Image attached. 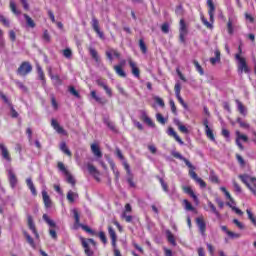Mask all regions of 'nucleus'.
I'll use <instances>...</instances> for the list:
<instances>
[{
  "label": "nucleus",
  "mask_w": 256,
  "mask_h": 256,
  "mask_svg": "<svg viewBox=\"0 0 256 256\" xmlns=\"http://www.w3.org/2000/svg\"><path fill=\"white\" fill-rule=\"evenodd\" d=\"M128 63L132 69V75H134V77L139 79V77H141V72H140L139 68L137 67V64H135V62H133V60H129Z\"/></svg>",
  "instance_id": "nucleus-21"
},
{
  "label": "nucleus",
  "mask_w": 256,
  "mask_h": 256,
  "mask_svg": "<svg viewBox=\"0 0 256 256\" xmlns=\"http://www.w3.org/2000/svg\"><path fill=\"white\" fill-rule=\"evenodd\" d=\"M87 169H88V173H90V175H99V171L92 164H88Z\"/></svg>",
  "instance_id": "nucleus-46"
},
{
  "label": "nucleus",
  "mask_w": 256,
  "mask_h": 256,
  "mask_svg": "<svg viewBox=\"0 0 256 256\" xmlns=\"http://www.w3.org/2000/svg\"><path fill=\"white\" fill-rule=\"evenodd\" d=\"M91 97L96 103H99L100 105H107V99L99 97L95 90L91 91Z\"/></svg>",
  "instance_id": "nucleus-22"
},
{
  "label": "nucleus",
  "mask_w": 256,
  "mask_h": 256,
  "mask_svg": "<svg viewBox=\"0 0 256 256\" xmlns=\"http://www.w3.org/2000/svg\"><path fill=\"white\" fill-rule=\"evenodd\" d=\"M236 123L239 124V126L241 127V129H250L251 128V125L245 121H243V118L241 117H238L236 119Z\"/></svg>",
  "instance_id": "nucleus-35"
},
{
  "label": "nucleus",
  "mask_w": 256,
  "mask_h": 256,
  "mask_svg": "<svg viewBox=\"0 0 256 256\" xmlns=\"http://www.w3.org/2000/svg\"><path fill=\"white\" fill-rule=\"evenodd\" d=\"M36 69L38 73V79L42 81V85L45 87L47 81L45 80V73L43 72V68L40 65H37Z\"/></svg>",
  "instance_id": "nucleus-27"
},
{
  "label": "nucleus",
  "mask_w": 256,
  "mask_h": 256,
  "mask_svg": "<svg viewBox=\"0 0 256 256\" xmlns=\"http://www.w3.org/2000/svg\"><path fill=\"white\" fill-rule=\"evenodd\" d=\"M24 19L26 20L28 27H31L32 29H34L35 21H33V19L27 14H24Z\"/></svg>",
  "instance_id": "nucleus-42"
},
{
  "label": "nucleus",
  "mask_w": 256,
  "mask_h": 256,
  "mask_svg": "<svg viewBox=\"0 0 256 256\" xmlns=\"http://www.w3.org/2000/svg\"><path fill=\"white\" fill-rule=\"evenodd\" d=\"M162 33H169V23H164L161 26Z\"/></svg>",
  "instance_id": "nucleus-64"
},
{
  "label": "nucleus",
  "mask_w": 256,
  "mask_h": 256,
  "mask_svg": "<svg viewBox=\"0 0 256 256\" xmlns=\"http://www.w3.org/2000/svg\"><path fill=\"white\" fill-rule=\"evenodd\" d=\"M96 84L98 85V87H102V89H104L108 97H113V90L109 87V85H107V82H105L103 79H97Z\"/></svg>",
  "instance_id": "nucleus-12"
},
{
  "label": "nucleus",
  "mask_w": 256,
  "mask_h": 256,
  "mask_svg": "<svg viewBox=\"0 0 256 256\" xmlns=\"http://www.w3.org/2000/svg\"><path fill=\"white\" fill-rule=\"evenodd\" d=\"M67 183H70V185L75 186V178L71 175V173L68 172V174H65Z\"/></svg>",
  "instance_id": "nucleus-58"
},
{
  "label": "nucleus",
  "mask_w": 256,
  "mask_h": 256,
  "mask_svg": "<svg viewBox=\"0 0 256 256\" xmlns=\"http://www.w3.org/2000/svg\"><path fill=\"white\" fill-rule=\"evenodd\" d=\"M66 199H68L69 203H75V199H79V194L70 190L67 193Z\"/></svg>",
  "instance_id": "nucleus-31"
},
{
  "label": "nucleus",
  "mask_w": 256,
  "mask_h": 256,
  "mask_svg": "<svg viewBox=\"0 0 256 256\" xmlns=\"http://www.w3.org/2000/svg\"><path fill=\"white\" fill-rule=\"evenodd\" d=\"M81 228L83 229V231H86V233H89V235H96V233L94 232L93 229H91L89 226L87 225H81Z\"/></svg>",
  "instance_id": "nucleus-60"
},
{
  "label": "nucleus",
  "mask_w": 256,
  "mask_h": 256,
  "mask_svg": "<svg viewBox=\"0 0 256 256\" xmlns=\"http://www.w3.org/2000/svg\"><path fill=\"white\" fill-rule=\"evenodd\" d=\"M174 124L178 126L179 131L185 135H189V129L181 123L179 119H174Z\"/></svg>",
  "instance_id": "nucleus-26"
},
{
  "label": "nucleus",
  "mask_w": 256,
  "mask_h": 256,
  "mask_svg": "<svg viewBox=\"0 0 256 256\" xmlns=\"http://www.w3.org/2000/svg\"><path fill=\"white\" fill-rule=\"evenodd\" d=\"M68 91L71 95H73L74 97H76L77 99H79L81 97V95L79 94V92L73 87V86H70L68 88Z\"/></svg>",
  "instance_id": "nucleus-53"
},
{
  "label": "nucleus",
  "mask_w": 256,
  "mask_h": 256,
  "mask_svg": "<svg viewBox=\"0 0 256 256\" xmlns=\"http://www.w3.org/2000/svg\"><path fill=\"white\" fill-rule=\"evenodd\" d=\"M0 23H3L4 27L11 26V22L9 21V19L5 18V16H3V15H0Z\"/></svg>",
  "instance_id": "nucleus-57"
},
{
  "label": "nucleus",
  "mask_w": 256,
  "mask_h": 256,
  "mask_svg": "<svg viewBox=\"0 0 256 256\" xmlns=\"http://www.w3.org/2000/svg\"><path fill=\"white\" fill-rule=\"evenodd\" d=\"M122 219H125L126 223H133V216L127 215V212L121 214Z\"/></svg>",
  "instance_id": "nucleus-55"
},
{
  "label": "nucleus",
  "mask_w": 256,
  "mask_h": 256,
  "mask_svg": "<svg viewBox=\"0 0 256 256\" xmlns=\"http://www.w3.org/2000/svg\"><path fill=\"white\" fill-rule=\"evenodd\" d=\"M237 109L240 115L243 117H247V108L243 105V103L239 100H236Z\"/></svg>",
  "instance_id": "nucleus-30"
},
{
  "label": "nucleus",
  "mask_w": 256,
  "mask_h": 256,
  "mask_svg": "<svg viewBox=\"0 0 256 256\" xmlns=\"http://www.w3.org/2000/svg\"><path fill=\"white\" fill-rule=\"evenodd\" d=\"M9 107H10V115L12 119H17V117H19V113L15 111V107H13V104Z\"/></svg>",
  "instance_id": "nucleus-59"
},
{
  "label": "nucleus",
  "mask_w": 256,
  "mask_h": 256,
  "mask_svg": "<svg viewBox=\"0 0 256 256\" xmlns=\"http://www.w3.org/2000/svg\"><path fill=\"white\" fill-rule=\"evenodd\" d=\"M175 95L179 103L184 107V109H188L189 106H187V103H185V100H183V97H181V83H176L174 87Z\"/></svg>",
  "instance_id": "nucleus-11"
},
{
  "label": "nucleus",
  "mask_w": 256,
  "mask_h": 256,
  "mask_svg": "<svg viewBox=\"0 0 256 256\" xmlns=\"http://www.w3.org/2000/svg\"><path fill=\"white\" fill-rule=\"evenodd\" d=\"M233 23H235V18L229 17L228 18V23H227V29H228L229 35H233V32H234Z\"/></svg>",
  "instance_id": "nucleus-36"
},
{
  "label": "nucleus",
  "mask_w": 256,
  "mask_h": 256,
  "mask_svg": "<svg viewBox=\"0 0 256 256\" xmlns=\"http://www.w3.org/2000/svg\"><path fill=\"white\" fill-rule=\"evenodd\" d=\"M214 55L215 57L210 58L211 65H217V63H221V52L219 51V49H216L214 51Z\"/></svg>",
  "instance_id": "nucleus-24"
},
{
  "label": "nucleus",
  "mask_w": 256,
  "mask_h": 256,
  "mask_svg": "<svg viewBox=\"0 0 256 256\" xmlns=\"http://www.w3.org/2000/svg\"><path fill=\"white\" fill-rule=\"evenodd\" d=\"M179 33L187 34V25L185 24V20H180V30Z\"/></svg>",
  "instance_id": "nucleus-52"
},
{
  "label": "nucleus",
  "mask_w": 256,
  "mask_h": 256,
  "mask_svg": "<svg viewBox=\"0 0 256 256\" xmlns=\"http://www.w3.org/2000/svg\"><path fill=\"white\" fill-rule=\"evenodd\" d=\"M240 181L246 185V187L251 191V193L256 197V178H253L247 174H240Z\"/></svg>",
  "instance_id": "nucleus-4"
},
{
  "label": "nucleus",
  "mask_w": 256,
  "mask_h": 256,
  "mask_svg": "<svg viewBox=\"0 0 256 256\" xmlns=\"http://www.w3.org/2000/svg\"><path fill=\"white\" fill-rule=\"evenodd\" d=\"M63 55L64 57H66V59H71V57L73 56V52L71 51V49L66 48L63 51Z\"/></svg>",
  "instance_id": "nucleus-62"
},
{
  "label": "nucleus",
  "mask_w": 256,
  "mask_h": 256,
  "mask_svg": "<svg viewBox=\"0 0 256 256\" xmlns=\"http://www.w3.org/2000/svg\"><path fill=\"white\" fill-rule=\"evenodd\" d=\"M168 135L174 137V139L177 141V143H179V145H184L183 140L181 139V137H179V135L177 134V132H175L173 128L170 127L168 129Z\"/></svg>",
  "instance_id": "nucleus-28"
},
{
  "label": "nucleus",
  "mask_w": 256,
  "mask_h": 256,
  "mask_svg": "<svg viewBox=\"0 0 256 256\" xmlns=\"http://www.w3.org/2000/svg\"><path fill=\"white\" fill-rule=\"evenodd\" d=\"M203 126L205 128L206 137H208L210 141H215V134H213V130L209 127V119H203Z\"/></svg>",
  "instance_id": "nucleus-14"
},
{
  "label": "nucleus",
  "mask_w": 256,
  "mask_h": 256,
  "mask_svg": "<svg viewBox=\"0 0 256 256\" xmlns=\"http://www.w3.org/2000/svg\"><path fill=\"white\" fill-rule=\"evenodd\" d=\"M241 141H244V143H247L249 141V137L245 134H241L239 130L236 131V145L239 147L240 151L245 150V146L241 143Z\"/></svg>",
  "instance_id": "nucleus-9"
},
{
  "label": "nucleus",
  "mask_w": 256,
  "mask_h": 256,
  "mask_svg": "<svg viewBox=\"0 0 256 256\" xmlns=\"http://www.w3.org/2000/svg\"><path fill=\"white\" fill-rule=\"evenodd\" d=\"M33 71V66L31 65V62H22L21 65L17 69V75H20V77H25L26 75H29Z\"/></svg>",
  "instance_id": "nucleus-6"
},
{
  "label": "nucleus",
  "mask_w": 256,
  "mask_h": 256,
  "mask_svg": "<svg viewBox=\"0 0 256 256\" xmlns=\"http://www.w3.org/2000/svg\"><path fill=\"white\" fill-rule=\"evenodd\" d=\"M103 123L108 127L110 131H115V123L111 122L109 117H104L103 118Z\"/></svg>",
  "instance_id": "nucleus-34"
},
{
  "label": "nucleus",
  "mask_w": 256,
  "mask_h": 256,
  "mask_svg": "<svg viewBox=\"0 0 256 256\" xmlns=\"http://www.w3.org/2000/svg\"><path fill=\"white\" fill-rule=\"evenodd\" d=\"M48 75L53 83L54 87H61L63 85V80H61V77L59 75H54L53 72H51V69L48 71Z\"/></svg>",
  "instance_id": "nucleus-15"
},
{
  "label": "nucleus",
  "mask_w": 256,
  "mask_h": 256,
  "mask_svg": "<svg viewBox=\"0 0 256 256\" xmlns=\"http://www.w3.org/2000/svg\"><path fill=\"white\" fill-rule=\"evenodd\" d=\"M113 55L116 57V59H119L121 57V54L115 50V49H110L106 51V57L110 61V63H113Z\"/></svg>",
  "instance_id": "nucleus-20"
},
{
  "label": "nucleus",
  "mask_w": 256,
  "mask_h": 256,
  "mask_svg": "<svg viewBox=\"0 0 256 256\" xmlns=\"http://www.w3.org/2000/svg\"><path fill=\"white\" fill-rule=\"evenodd\" d=\"M114 70L116 71V75H119V77H127V73H125V70H123L121 65L114 66Z\"/></svg>",
  "instance_id": "nucleus-33"
},
{
  "label": "nucleus",
  "mask_w": 256,
  "mask_h": 256,
  "mask_svg": "<svg viewBox=\"0 0 256 256\" xmlns=\"http://www.w3.org/2000/svg\"><path fill=\"white\" fill-rule=\"evenodd\" d=\"M140 51H142L143 55H147V45L145 44V40H139Z\"/></svg>",
  "instance_id": "nucleus-45"
},
{
  "label": "nucleus",
  "mask_w": 256,
  "mask_h": 256,
  "mask_svg": "<svg viewBox=\"0 0 256 256\" xmlns=\"http://www.w3.org/2000/svg\"><path fill=\"white\" fill-rule=\"evenodd\" d=\"M115 154H116V157H118V159L122 161V165L126 170L127 175H131V166H129V163H127V160H125V156H123V152L121 151V149H119V147H116Z\"/></svg>",
  "instance_id": "nucleus-8"
},
{
  "label": "nucleus",
  "mask_w": 256,
  "mask_h": 256,
  "mask_svg": "<svg viewBox=\"0 0 256 256\" xmlns=\"http://www.w3.org/2000/svg\"><path fill=\"white\" fill-rule=\"evenodd\" d=\"M220 191H222V193H224L226 199H229V201H231L232 204H235V200H233V197H231V193H229V191H227V188L222 186V187H220Z\"/></svg>",
  "instance_id": "nucleus-38"
},
{
  "label": "nucleus",
  "mask_w": 256,
  "mask_h": 256,
  "mask_svg": "<svg viewBox=\"0 0 256 256\" xmlns=\"http://www.w3.org/2000/svg\"><path fill=\"white\" fill-rule=\"evenodd\" d=\"M3 30L0 29V52L5 50V38L3 37Z\"/></svg>",
  "instance_id": "nucleus-47"
},
{
  "label": "nucleus",
  "mask_w": 256,
  "mask_h": 256,
  "mask_svg": "<svg viewBox=\"0 0 256 256\" xmlns=\"http://www.w3.org/2000/svg\"><path fill=\"white\" fill-rule=\"evenodd\" d=\"M89 54L91 55L92 59H94L96 63H99L101 61V58L99 57V53L97 52V50H95V48H89Z\"/></svg>",
  "instance_id": "nucleus-32"
},
{
  "label": "nucleus",
  "mask_w": 256,
  "mask_h": 256,
  "mask_svg": "<svg viewBox=\"0 0 256 256\" xmlns=\"http://www.w3.org/2000/svg\"><path fill=\"white\" fill-rule=\"evenodd\" d=\"M58 169L59 171H61L62 173H64V175H67L69 173V171L67 170V168L65 167V164H63L62 162L58 163Z\"/></svg>",
  "instance_id": "nucleus-61"
},
{
  "label": "nucleus",
  "mask_w": 256,
  "mask_h": 256,
  "mask_svg": "<svg viewBox=\"0 0 256 256\" xmlns=\"http://www.w3.org/2000/svg\"><path fill=\"white\" fill-rule=\"evenodd\" d=\"M236 59L238 61V73L240 75L244 73H251V69H249V66H247V60L245 58L241 57L240 54H236Z\"/></svg>",
  "instance_id": "nucleus-5"
},
{
  "label": "nucleus",
  "mask_w": 256,
  "mask_h": 256,
  "mask_svg": "<svg viewBox=\"0 0 256 256\" xmlns=\"http://www.w3.org/2000/svg\"><path fill=\"white\" fill-rule=\"evenodd\" d=\"M72 214L75 219V224L80 225L81 215L79 214V210H77L76 208L72 209Z\"/></svg>",
  "instance_id": "nucleus-41"
},
{
  "label": "nucleus",
  "mask_w": 256,
  "mask_h": 256,
  "mask_svg": "<svg viewBox=\"0 0 256 256\" xmlns=\"http://www.w3.org/2000/svg\"><path fill=\"white\" fill-rule=\"evenodd\" d=\"M42 199L46 209H49L51 207V197H49L45 190L42 191Z\"/></svg>",
  "instance_id": "nucleus-29"
},
{
  "label": "nucleus",
  "mask_w": 256,
  "mask_h": 256,
  "mask_svg": "<svg viewBox=\"0 0 256 256\" xmlns=\"http://www.w3.org/2000/svg\"><path fill=\"white\" fill-rule=\"evenodd\" d=\"M5 167L8 173V181H9L10 187L11 189H15L18 183L17 176L15 175V172H13V168L10 165L5 164Z\"/></svg>",
  "instance_id": "nucleus-7"
},
{
  "label": "nucleus",
  "mask_w": 256,
  "mask_h": 256,
  "mask_svg": "<svg viewBox=\"0 0 256 256\" xmlns=\"http://www.w3.org/2000/svg\"><path fill=\"white\" fill-rule=\"evenodd\" d=\"M167 239L169 241V243H171V245H177V242H175V236H173V234L171 233V231L167 232Z\"/></svg>",
  "instance_id": "nucleus-56"
},
{
  "label": "nucleus",
  "mask_w": 256,
  "mask_h": 256,
  "mask_svg": "<svg viewBox=\"0 0 256 256\" xmlns=\"http://www.w3.org/2000/svg\"><path fill=\"white\" fill-rule=\"evenodd\" d=\"M91 26L98 37H100L102 40H105V34L103 31H101V28L99 27V20L95 16L92 17Z\"/></svg>",
  "instance_id": "nucleus-10"
},
{
  "label": "nucleus",
  "mask_w": 256,
  "mask_h": 256,
  "mask_svg": "<svg viewBox=\"0 0 256 256\" xmlns=\"http://www.w3.org/2000/svg\"><path fill=\"white\" fill-rule=\"evenodd\" d=\"M108 233L111 239H117V233H115V230L111 226L108 227Z\"/></svg>",
  "instance_id": "nucleus-63"
},
{
  "label": "nucleus",
  "mask_w": 256,
  "mask_h": 256,
  "mask_svg": "<svg viewBox=\"0 0 256 256\" xmlns=\"http://www.w3.org/2000/svg\"><path fill=\"white\" fill-rule=\"evenodd\" d=\"M51 126L53 127V129L56 130V132L59 133V135H67V131H65V129H63V127H61V125H59V122H57V120L52 119Z\"/></svg>",
  "instance_id": "nucleus-18"
},
{
  "label": "nucleus",
  "mask_w": 256,
  "mask_h": 256,
  "mask_svg": "<svg viewBox=\"0 0 256 256\" xmlns=\"http://www.w3.org/2000/svg\"><path fill=\"white\" fill-rule=\"evenodd\" d=\"M80 241H81V245L84 249V253L86 256H93L95 255V252L93 251V249H91L90 245L97 247V242H95V240L93 238H84L83 236L79 237Z\"/></svg>",
  "instance_id": "nucleus-3"
},
{
  "label": "nucleus",
  "mask_w": 256,
  "mask_h": 256,
  "mask_svg": "<svg viewBox=\"0 0 256 256\" xmlns=\"http://www.w3.org/2000/svg\"><path fill=\"white\" fill-rule=\"evenodd\" d=\"M207 6H208V15L210 21H207V18L204 16L201 17V21L207 29H213V24L215 23V4L213 3V0H207Z\"/></svg>",
  "instance_id": "nucleus-1"
},
{
  "label": "nucleus",
  "mask_w": 256,
  "mask_h": 256,
  "mask_svg": "<svg viewBox=\"0 0 256 256\" xmlns=\"http://www.w3.org/2000/svg\"><path fill=\"white\" fill-rule=\"evenodd\" d=\"M171 155L175 157V159H179L180 161H183L186 166H188L189 170V175L194 179V181H197L199 179V176L195 172V166L189 161L187 158H185L181 153L177 151H172Z\"/></svg>",
  "instance_id": "nucleus-2"
},
{
  "label": "nucleus",
  "mask_w": 256,
  "mask_h": 256,
  "mask_svg": "<svg viewBox=\"0 0 256 256\" xmlns=\"http://www.w3.org/2000/svg\"><path fill=\"white\" fill-rule=\"evenodd\" d=\"M208 207L211 209L212 213L217 217V219H221V214L217 210V207H215V204L212 202H208Z\"/></svg>",
  "instance_id": "nucleus-37"
},
{
  "label": "nucleus",
  "mask_w": 256,
  "mask_h": 256,
  "mask_svg": "<svg viewBox=\"0 0 256 256\" xmlns=\"http://www.w3.org/2000/svg\"><path fill=\"white\" fill-rule=\"evenodd\" d=\"M209 180L211 181V183L219 184V176H217L215 171H210Z\"/></svg>",
  "instance_id": "nucleus-40"
},
{
  "label": "nucleus",
  "mask_w": 256,
  "mask_h": 256,
  "mask_svg": "<svg viewBox=\"0 0 256 256\" xmlns=\"http://www.w3.org/2000/svg\"><path fill=\"white\" fill-rule=\"evenodd\" d=\"M0 151H1L2 159H4L6 163H11L12 161L11 154H9V150L7 149V146H5V144H3V142L1 141H0Z\"/></svg>",
  "instance_id": "nucleus-13"
},
{
  "label": "nucleus",
  "mask_w": 256,
  "mask_h": 256,
  "mask_svg": "<svg viewBox=\"0 0 256 256\" xmlns=\"http://www.w3.org/2000/svg\"><path fill=\"white\" fill-rule=\"evenodd\" d=\"M158 179H159V182L161 184V187H162L163 191L165 193H167L168 195H171L169 193V186L166 184L165 180H163V178H161V177H159Z\"/></svg>",
  "instance_id": "nucleus-43"
},
{
  "label": "nucleus",
  "mask_w": 256,
  "mask_h": 256,
  "mask_svg": "<svg viewBox=\"0 0 256 256\" xmlns=\"http://www.w3.org/2000/svg\"><path fill=\"white\" fill-rule=\"evenodd\" d=\"M27 221H28V227H29L30 231H32V233L36 237V239H39V232H37V229L35 228V222H33V216L28 215Z\"/></svg>",
  "instance_id": "nucleus-16"
},
{
  "label": "nucleus",
  "mask_w": 256,
  "mask_h": 256,
  "mask_svg": "<svg viewBox=\"0 0 256 256\" xmlns=\"http://www.w3.org/2000/svg\"><path fill=\"white\" fill-rule=\"evenodd\" d=\"M183 191L184 193H186L187 195H190L194 201V203H196V205H199V198L197 197V195H195V192H193V189L189 186H184L183 187Z\"/></svg>",
  "instance_id": "nucleus-19"
},
{
  "label": "nucleus",
  "mask_w": 256,
  "mask_h": 256,
  "mask_svg": "<svg viewBox=\"0 0 256 256\" xmlns=\"http://www.w3.org/2000/svg\"><path fill=\"white\" fill-rule=\"evenodd\" d=\"M91 151L97 159H101V157H103V152H101V148H99L97 144L91 145Z\"/></svg>",
  "instance_id": "nucleus-23"
},
{
  "label": "nucleus",
  "mask_w": 256,
  "mask_h": 256,
  "mask_svg": "<svg viewBox=\"0 0 256 256\" xmlns=\"http://www.w3.org/2000/svg\"><path fill=\"white\" fill-rule=\"evenodd\" d=\"M42 39L45 43H51V35H49L48 30H44L43 35H42Z\"/></svg>",
  "instance_id": "nucleus-49"
},
{
  "label": "nucleus",
  "mask_w": 256,
  "mask_h": 256,
  "mask_svg": "<svg viewBox=\"0 0 256 256\" xmlns=\"http://www.w3.org/2000/svg\"><path fill=\"white\" fill-rule=\"evenodd\" d=\"M10 9L14 15H21V12L17 10V4H15L13 1H10Z\"/></svg>",
  "instance_id": "nucleus-51"
},
{
  "label": "nucleus",
  "mask_w": 256,
  "mask_h": 256,
  "mask_svg": "<svg viewBox=\"0 0 256 256\" xmlns=\"http://www.w3.org/2000/svg\"><path fill=\"white\" fill-rule=\"evenodd\" d=\"M156 121H158L160 125H165V123H167V119H165L161 113L156 114Z\"/></svg>",
  "instance_id": "nucleus-50"
},
{
  "label": "nucleus",
  "mask_w": 256,
  "mask_h": 256,
  "mask_svg": "<svg viewBox=\"0 0 256 256\" xmlns=\"http://www.w3.org/2000/svg\"><path fill=\"white\" fill-rule=\"evenodd\" d=\"M183 203L185 205V210L186 211H195V208L193 207L191 202H189L187 199L183 200Z\"/></svg>",
  "instance_id": "nucleus-54"
},
{
  "label": "nucleus",
  "mask_w": 256,
  "mask_h": 256,
  "mask_svg": "<svg viewBox=\"0 0 256 256\" xmlns=\"http://www.w3.org/2000/svg\"><path fill=\"white\" fill-rule=\"evenodd\" d=\"M24 236L26 237L27 243H29L30 246H32L33 249H35V240H33L31 235H29V233H27V232H24Z\"/></svg>",
  "instance_id": "nucleus-48"
},
{
  "label": "nucleus",
  "mask_w": 256,
  "mask_h": 256,
  "mask_svg": "<svg viewBox=\"0 0 256 256\" xmlns=\"http://www.w3.org/2000/svg\"><path fill=\"white\" fill-rule=\"evenodd\" d=\"M193 65L195 66L196 71L199 72V75H205V71L203 70V67H201V64H199V61L193 60Z\"/></svg>",
  "instance_id": "nucleus-39"
},
{
  "label": "nucleus",
  "mask_w": 256,
  "mask_h": 256,
  "mask_svg": "<svg viewBox=\"0 0 256 256\" xmlns=\"http://www.w3.org/2000/svg\"><path fill=\"white\" fill-rule=\"evenodd\" d=\"M26 184H27L28 189H30L33 197H37V189L35 188V184H33V180L31 178H27Z\"/></svg>",
  "instance_id": "nucleus-25"
},
{
  "label": "nucleus",
  "mask_w": 256,
  "mask_h": 256,
  "mask_svg": "<svg viewBox=\"0 0 256 256\" xmlns=\"http://www.w3.org/2000/svg\"><path fill=\"white\" fill-rule=\"evenodd\" d=\"M196 225H198L202 237H205V231H207V224L205 221L201 218H196Z\"/></svg>",
  "instance_id": "nucleus-17"
},
{
  "label": "nucleus",
  "mask_w": 256,
  "mask_h": 256,
  "mask_svg": "<svg viewBox=\"0 0 256 256\" xmlns=\"http://www.w3.org/2000/svg\"><path fill=\"white\" fill-rule=\"evenodd\" d=\"M42 218L47 223V225H49V227H56L55 222L51 220L47 214H43Z\"/></svg>",
  "instance_id": "nucleus-44"
}]
</instances>
